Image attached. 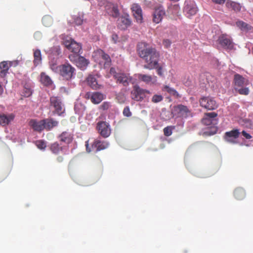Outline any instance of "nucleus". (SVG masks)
Returning a JSON list of instances; mask_svg holds the SVG:
<instances>
[{
    "label": "nucleus",
    "instance_id": "obj_44",
    "mask_svg": "<svg viewBox=\"0 0 253 253\" xmlns=\"http://www.w3.org/2000/svg\"><path fill=\"white\" fill-rule=\"evenodd\" d=\"M111 39H112V42L114 43H117L120 42V41L119 40V38L118 35H117L115 33H114L112 34V37H111Z\"/></svg>",
    "mask_w": 253,
    "mask_h": 253
},
{
    "label": "nucleus",
    "instance_id": "obj_6",
    "mask_svg": "<svg viewBox=\"0 0 253 253\" xmlns=\"http://www.w3.org/2000/svg\"><path fill=\"white\" fill-rule=\"evenodd\" d=\"M65 47L72 52L71 54H82V45L74 40L70 38L69 40H65L63 42Z\"/></svg>",
    "mask_w": 253,
    "mask_h": 253
},
{
    "label": "nucleus",
    "instance_id": "obj_8",
    "mask_svg": "<svg viewBox=\"0 0 253 253\" xmlns=\"http://www.w3.org/2000/svg\"><path fill=\"white\" fill-rule=\"evenodd\" d=\"M146 93L149 94L150 91L140 88L138 85H135L131 92V98L137 101H141L145 97Z\"/></svg>",
    "mask_w": 253,
    "mask_h": 253
},
{
    "label": "nucleus",
    "instance_id": "obj_19",
    "mask_svg": "<svg viewBox=\"0 0 253 253\" xmlns=\"http://www.w3.org/2000/svg\"><path fill=\"white\" fill-rule=\"evenodd\" d=\"M165 14V11L162 6L156 8L153 13V21L158 24L161 22L163 16Z\"/></svg>",
    "mask_w": 253,
    "mask_h": 253
},
{
    "label": "nucleus",
    "instance_id": "obj_39",
    "mask_svg": "<svg viewBox=\"0 0 253 253\" xmlns=\"http://www.w3.org/2000/svg\"><path fill=\"white\" fill-rule=\"evenodd\" d=\"M111 106V103L108 101L104 102L101 105L99 106V109L105 111L108 110Z\"/></svg>",
    "mask_w": 253,
    "mask_h": 253
},
{
    "label": "nucleus",
    "instance_id": "obj_32",
    "mask_svg": "<svg viewBox=\"0 0 253 253\" xmlns=\"http://www.w3.org/2000/svg\"><path fill=\"white\" fill-rule=\"evenodd\" d=\"M234 195L236 199L241 200L245 198L246 193L245 190L243 188H237L234 192Z\"/></svg>",
    "mask_w": 253,
    "mask_h": 253
},
{
    "label": "nucleus",
    "instance_id": "obj_24",
    "mask_svg": "<svg viewBox=\"0 0 253 253\" xmlns=\"http://www.w3.org/2000/svg\"><path fill=\"white\" fill-rule=\"evenodd\" d=\"M43 122L44 129L48 131L51 130L58 125V122L51 118L43 119Z\"/></svg>",
    "mask_w": 253,
    "mask_h": 253
},
{
    "label": "nucleus",
    "instance_id": "obj_46",
    "mask_svg": "<svg viewBox=\"0 0 253 253\" xmlns=\"http://www.w3.org/2000/svg\"><path fill=\"white\" fill-rule=\"evenodd\" d=\"M163 43L166 48H169L170 46L171 42L169 40L165 39L164 40Z\"/></svg>",
    "mask_w": 253,
    "mask_h": 253
},
{
    "label": "nucleus",
    "instance_id": "obj_51",
    "mask_svg": "<svg viewBox=\"0 0 253 253\" xmlns=\"http://www.w3.org/2000/svg\"><path fill=\"white\" fill-rule=\"evenodd\" d=\"M88 146H89V144H88V141L85 142V146H86V150L88 152H90L91 151V150H90V149H89L88 148Z\"/></svg>",
    "mask_w": 253,
    "mask_h": 253
},
{
    "label": "nucleus",
    "instance_id": "obj_27",
    "mask_svg": "<svg viewBox=\"0 0 253 253\" xmlns=\"http://www.w3.org/2000/svg\"><path fill=\"white\" fill-rule=\"evenodd\" d=\"M138 79L147 84L150 83L155 84L157 82V81L156 76L152 77L150 75L142 74H139L138 75Z\"/></svg>",
    "mask_w": 253,
    "mask_h": 253
},
{
    "label": "nucleus",
    "instance_id": "obj_50",
    "mask_svg": "<svg viewBox=\"0 0 253 253\" xmlns=\"http://www.w3.org/2000/svg\"><path fill=\"white\" fill-rule=\"evenodd\" d=\"M56 160L58 163H62L64 161V158L62 156H59L57 157Z\"/></svg>",
    "mask_w": 253,
    "mask_h": 253
},
{
    "label": "nucleus",
    "instance_id": "obj_30",
    "mask_svg": "<svg viewBox=\"0 0 253 253\" xmlns=\"http://www.w3.org/2000/svg\"><path fill=\"white\" fill-rule=\"evenodd\" d=\"M226 7L235 12H239L241 10V6L240 3L228 0L226 2Z\"/></svg>",
    "mask_w": 253,
    "mask_h": 253
},
{
    "label": "nucleus",
    "instance_id": "obj_17",
    "mask_svg": "<svg viewBox=\"0 0 253 253\" xmlns=\"http://www.w3.org/2000/svg\"><path fill=\"white\" fill-rule=\"evenodd\" d=\"M105 10L107 14L113 18H117L120 15L117 4L108 3L105 5Z\"/></svg>",
    "mask_w": 253,
    "mask_h": 253
},
{
    "label": "nucleus",
    "instance_id": "obj_49",
    "mask_svg": "<svg viewBox=\"0 0 253 253\" xmlns=\"http://www.w3.org/2000/svg\"><path fill=\"white\" fill-rule=\"evenodd\" d=\"M127 36H123L121 38V39H119L121 43H123L124 42H126L127 40Z\"/></svg>",
    "mask_w": 253,
    "mask_h": 253
},
{
    "label": "nucleus",
    "instance_id": "obj_20",
    "mask_svg": "<svg viewBox=\"0 0 253 253\" xmlns=\"http://www.w3.org/2000/svg\"><path fill=\"white\" fill-rule=\"evenodd\" d=\"M98 53L101 58L100 64H103L104 68H108L111 65V60L109 55L105 53L103 50L98 51Z\"/></svg>",
    "mask_w": 253,
    "mask_h": 253
},
{
    "label": "nucleus",
    "instance_id": "obj_29",
    "mask_svg": "<svg viewBox=\"0 0 253 253\" xmlns=\"http://www.w3.org/2000/svg\"><path fill=\"white\" fill-rule=\"evenodd\" d=\"M40 82L44 86H49L52 84L53 82L49 76L44 72H42L40 75Z\"/></svg>",
    "mask_w": 253,
    "mask_h": 253
},
{
    "label": "nucleus",
    "instance_id": "obj_5",
    "mask_svg": "<svg viewBox=\"0 0 253 253\" xmlns=\"http://www.w3.org/2000/svg\"><path fill=\"white\" fill-rule=\"evenodd\" d=\"M68 57L71 62L75 64L82 70L86 69L89 63L88 59L81 56L80 54H70Z\"/></svg>",
    "mask_w": 253,
    "mask_h": 253
},
{
    "label": "nucleus",
    "instance_id": "obj_40",
    "mask_svg": "<svg viewBox=\"0 0 253 253\" xmlns=\"http://www.w3.org/2000/svg\"><path fill=\"white\" fill-rule=\"evenodd\" d=\"M163 99V97L161 95L155 94L152 98V101L153 103H157L161 102Z\"/></svg>",
    "mask_w": 253,
    "mask_h": 253
},
{
    "label": "nucleus",
    "instance_id": "obj_47",
    "mask_svg": "<svg viewBox=\"0 0 253 253\" xmlns=\"http://www.w3.org/2000/svg\"><path fill=\"white\" fill-rule=\"evenodd\" d=\"M241 134L244 137H245L247 139H250L252 137V136L249 133H247L245 130L242 131Z\"/></svg>",
    "mask_w": 253,
    "mask_h": 253
},
{
    "label": "nucleus",
    "instance_id": "obj_4",
    "mask_svg": "<svg viewBox=\"0 0 253 253\" xmlns=\"http://www.w3.org/2000/svg\"><path fill=\"white\" fill-rule=\"evenodd\" d=\"M110 73L116 80L117 83L122 84L125 86L128 85L132 80L131 77L129 75L124 73H117L114 68L110 69Z\"/></svg>",
    "mask_w": 253,
    "mask_h": 253
},
{
    "label": "nucleus",
    "instance_id": "obj_31",
    "mask_svg": "<svg viewBox=\"0 0 253 253\" xmlns=\"http://www.w3.org/2000/svg\"><path fill=\"white\" fill-rule=\"evenodd\" d=\"M65 148V147L60 146L57 142H55L50 144L49 149L52 153L58 155L60 151H63Z\"/></svg>",
    "mask_w": 253,
    "mask_h": 253
},
{
    "label": "nucleus",
    "instance_id": "obj_22",
    "mask_svg": "<svg viewBox=\"0 0 253 253\" xmlns=\"http://www.w3.org/2000/svg\"><path fill=\"white\" fill-rule=\"evenodd\" d=\"M74 135L68 131H63L59 136L58 138L60 142L66 144L71 143L73 140Z\"/></svg>",
    "mask_w": 253,
    "mask_h": 253
},
{
    "label": "nucleus",
    "instance_id": "obj_3",
    "mask_svg": "<svg viewBox=\"0 0 253 253\" xmlns=\"http://www.w3.org/2000/svg\"><path fill=\"white\" fill-rule=\"evenodd\" d=\"M249 84V82L240 74H236L234 76L233 85L234 89L241 95H247L249 94L248 87H244Z\"/></svg>",
    "mask_w": 253,
    "mask_h": 253
},
{
    "label": "nucleus",
    "instance_id": "obj_21",
    "mask_svg": "<svg viewBox=\"0 0 253 253\" xmlns=\"http://www.w3.org/2000/svg\"><path fill=\"white\" fill-rule=\"evenodd\" d=\"M29 125L35 131L41 132L44 130L43 120L38 121L36 119H31Z\"/></svg>",
    "mask_w": 253,
    "mask_h": 253
},
{
    "label": "nucleus",
    "instance_id": "obj_16",
    "mask_svg": "<svg viewBox=\"0 0 253 253\" xmlns=\"http://www.w3.org/2000/svg\"><path fill=\"white\" fill-rule=\"evenodd\" d=\"M240 133L239 130L238 129H234L229 131H227L225 133L224 138L225 141L228 142L234 143H235V139H237Z\"/></svg>",
    "mask_w": 253,
    "mask_h": 253
},
{
    "label": "nucleus",
    "instance_id": "obj_48",
    "mask_svg": "<svg viewBox=\"0 0 253 253\" xmlns=\"http://www.w3.org/2000/svg\"><path fill=\"white\" fill-rule=\"evenodd\" d=\"M212 1L215 3L219 4H223L225 0H212Z\"/></svg>",
    "mask_w": 253,
    "mask_h": 253
},
{
    "label": "nucleus",
    "instance_id": "obj_26",
    "mask_svg": "<svg viewBox=\"0 0 253 253\" xmlns=\"http://www.w3.org/2000/svg\"><path fill=\"white\" fill-rule=\"evenodd\" d=\"M15 115L10 114L8 115L5 114L0 115V125L6 126L8 125L14 119Z\"/></svg>",
    "mask_w": 253,
    "mask_h": 253
},
{
    "label": "nucleus",
    "instance_id": "obj_52",
    "mask_svg": "<svg viewBox=\"0 0 253 253\" xmlns=\"http://www.w3.org/2000/svg\"><path fill=\"white\" fill-rule=\"evenodd\" d=\"M121 97V96H120V95H118V96L116 97V98H117L118 99H119V98L120 97Z\"/></svg>",
    "mask_w": 253,
    "mask_h": 253
},
{
    "label": "nucleus",
    "instance_id": "obj_55",
    "mask_svg": "<svg viewBox=\"0 0 253 253\" xmlns=\"http://www.w3.org/2000/svg\"><path fill=\"white\" fill-rule=\"evenodd\" d=\"M252 52L253 53V47H252Z\"/></svg>",
    "mask_w": 253,
    "mask_h": 253
},
{
    "label": "nucleus",
    "instance_id": "obj_33",
    "mask_svg": "<svg viewBox=\"0 0 253 253\" xmlns=\"http://www.w3.org/2000/svg\"><path fill=\"white\" fill-rule=\"evenodd\" d=\"M184 10L188 16H192L197 13V8L195 5L187 4L184 7Z\"/></svg>",
    "mask_w": 253,
    "mask_h": 253
},
{
    "label": "nucleus",
    "instance_id": "obj_7",
    "mask_svg": "<svg viewBox=\"0 0 253 253\" xmlns=\"http://www.w3.org/2000/svg\"><path fill=\"white\" fill-rule=\"evenodd\" d=\"M60 75L65 80H70L75 73V69L69 63H66L58 67Z\"/></svg>",
    "mask_w": 253,
    "mask_h": 253
},
{
    "label": "nucleus",
    "instance_id": "obj_42",
    "mask_svg": "<svg viewBox=\"0 0 253 253\" xmlns=\"http://www.w3.org/2000/svg\"><path fill=\"white\" fill-rule=\"evenodd\" d=\"M174 10V14L177 15L179 11V7L177 4L173 5L172 7L169 8V12H172V10Z\"/></svg>",
    "mask_w": 253,
    "mask_h": 253
},
{
    "label": "nucleus",
    "instance_id": "obj_10",
    "mask_svg": "<svg viewBox=\"0 0 253 253\" xmlns=\"http://www.w3.org/2000/svg\"><path fill=\"white\" fill-rule=\"evenodd\" d=\"M96 129L99 133L104 138L109 137L111 132L110 125L108 123L104 121L97 123Z\"/></svg>",
    "mask_w": 253,
    "mask_h": 253
},
{
    "label": "nucleus",
    "instance_id": "obj_23",
    "mask_svg": "<svg viewBox=\"0 0 253 253\" xmlns=\"http://www.w3.org/2000/svg\"><path fill=\"white\" fill-rule=\"evenodd\" d=\"M109 146V143L107 141H101L99 139L94 140L92 147L95 148L96 151H99L107 148Z\"/></svg>",
    "mask_w": 253,
    "mask_h": 253
},
{
    "label": "nucleus",
    "instance_id": "obj_28",
    "mask_svg": "<svg viewBox=\"0 0 253 253\" xmlns=\"http://www.w3.org/2000/svg\"><path fill=\"white\" fill-rule=\"evenodd\" d=\"M87 84L92 89H97L99 88V85L95 77L89 75L86 79Z\"/></svg>",
    "mask_w": 253,
    "mask_h": 253
},
{
    "label": "nucleus",
    "instance_id": "obj_1",
    "mask_svg": "<svg viewBox=\"0 0 253 253\" xmlns=\"http://www.w3.org/2000/svg\"><path fill=\"white\" fill-rule=\"evenodd\" d=\"M137 52L139 56L145 62L144 68L149 70L156 69L157 74L160 76H163V68L159 64L160 53L155 48L149 46L145 42H140L137 44Z\"/></svg>",
    "mask_w": 253,
    "mask_h": 253
},
{
    "label": "nucleus",
    "instance_id": "obj_14",
    "mask_svg": "<svg viewBox=\"0 0 253 253\" xmlns=\"http://www.w3.org/2000/svg\"><path fill=\"white\" fill-rule=\"evenodd\" d=\"M218 43L224 48L231 49L234 45L231 40L226 35H220L217 40Z\"/></svg>",
    "mask_w": 253,
    "mask_h": 253
},
{
    "label": "nucleus",
    "instance_id": "obj_34",
    "mask_svg": "<svg viewBox=\"0 0 253 253\" xmlns=\"http://www.w3.org/2000/svg\"><path fill=\"white\" fill-rule=\"evenodd\" d=\"M34 64L37 66L42 63V54L40 50L36 49L34 52Z\"/></svg>",
    "mask_w": 253,
    "mask_h": 253
},
{
    "label": "nucleus",
    "instance_id": "obj_41",
    "mask_svg": "<svg viewBox=\"0 0 253 253\" xmlns=\"http://www.w3.org/2000/svg\"><path fill=\"white\" fill-rule=\"evenodd\" d=\"M51 21V18L48 16H44L42 19V22L45 26H49Z\"/></svg>",
    "mask_w": 253,
    "mask_h": 253
},
{
    "label": "nucleus",
    "instance_id": "obj_53",
    "mask_svg": "<svg viewBox=\"0 0 253 253\" xmlns=\"http://www.w3.org/2000/svg\"><path fill=\"white\" fill-rule=\"evenodd\" d=\"M171 1H178L179 0H171Z\"/></svg>",
    "mask_w": 253,
    "mask_h": 253
},
{
    "label": "nucleus",
    "instance_id": "obj_38",
    "mask_svg": "<svg viewBox=\"0 0 253 253\" xmlns=\"http://www.w3.org/2000/svg\"><path fill=\"white\" fill-rule=\"evenodd\" d=\"M37 147L41 150H44L46 147V143L43 140H37L35 142Z\"/></svg>",
    "mask_w": 253,
    "mask_h": 253
},
{
    "label": "nucleus",
    "instance_id": "obj_9",
    "mask_svg": "<svg viewBox=\"0 0 253 253\" xmlns=\"http://www.w3.org/2000/svg\"><path fill=\"white\" fill-rule=\"evenodd\" d=\"M200 105L201 107L209 110H212L216 109L218 105L216 101L210 97H203L199 100Z\"/></svg>",
    "mask_w": 253,
    "mask_h": 253
},
{
    "label": "nucleus",
    "instance_id": "obj_12",
    "mask_svg": "<svg viewBox=\"0 0 253 253\" xmlns=\"http://www.w3.org/2000/svg\"><path fill=\"white\" fill-rule=\"evenodd\" d=\"M50 105L55 109V113L61 116L65 111L60 99L58 97L52 96L50 99Z\"/></svg>",
    "mask_w": 253,
    "mask_h": 253
},
{
    "label": "nucleus",
    "instance_id": "obj_54",
    "mask_svg": "<svg viewBox=\"0 0 253 253\" xmlns=\"http://www.w3.org/2000/svg\"><path fill=\"white\" fill-rule=\"evenodd\" d=\"M123 98V96H121V97L119 98V99H121V98Z\"/></svg>",
    "mask_w": 253,
    "mask_h": 253
},
{
    "label": "nucleus",
    "instance_id": "obj_18",
    "mask_svg": "<svg viewBox=\"0 0 253 253\" xmlns=\"http://www.w3.org/2000/svg\"><path fill=\"white\" fill-rule=\"evenodd\" d=\"M131 9L136 22L138 23H142L143 17L140 6L138 4L134 3L132 4Z\"/></svg>",
    "mask_w": 253,
    "mask_h": 253
},
{
    "label": "nucleus",
    "instance_id": "obj_2",
    "mask_svg": "<svg viewBox=\"0 0 253 253\" xmlns=\"http://www.w3.org/2000/svg\"><path fill=\"white\" fill-rule=\"evenodd\" d=\"M217 114L215 112H210L205 114L203 118L202 123L207 126H210V130L205 131L203 134L206 136L214 135L217 131V127L216 125L218 123V119L216 118Z\"/></svg>",
    "mask_w": 253,
    "mask_h": 253
},
{
    "label": "nucleus",
    "instance_id": "obj_35",
    "mask_svg": "<svg viewBox=\"0 0 253 253\" xmlns=\"http://www.w3.org/2000/svg\"><path fill=\"white\" fill-rule=\"evenodd\" d=\"M163 90L168 92L169 94L175 96L176 98H179L180 97V95L175 89H174L173 88L170 87L168 85H165L164 87Z\"/></svg>",
    "mask_w": 253,
    "mask_h": 253
},
{
    "label": "nucleus",
    "instance_id": "obj_11",
    "mask_svg": "<svg viewBox=\"0 0 253 253\" xmlns=\"http://www.w3.org/2000/svg\"><path fill=\"white\" fill-rule=\"evenodd\" d=\"M18 65L17 61H2L0 63V77L4 79L8 73L10 67L16 66Z\"/></svg>",
    "mask_w": 253,
    "mask_h": 253
},
{
    "label": "nucleus",
    "instance_id": "obj_25",
    "mask_svg": "<svg viewBox=\"0 0 253 253\" xmlns=\"http://www.w3.org/2000/svg\"><path fill=\"white\" fill-rule=\"evenodd\" d=\"M175 110L177 111L178 116L182 118H187L190 115V111L187 106L183 105H178L175 107Z\"/></svg>",
    "mask_w": 253,
    "mask_h": 253
},
{
    "label": "nucleus",
    "instance_id": "obj_37",
    "mask_svg": "<svg viewBox=\"0 0 253 253\" xmlns=\"http://www.w3.org/2000/svg\"><path fill=\"white\" fill-rule=\"evenodd\" d=\"M175 129V126H168L164 128V133L166 136H169L172 134V130Z\"/></svg>",
    "mask_w": 253,
    "mask_h": 253
},
{
    "label": "nucleus",
    "instance_id": "obj_36",
    "mask_svg": "<svg viewBox=\"0 0 253 253\" xmlns=\"http://www.w3.org/2000/svg\"><path fill=\"white\" fill-rule=\"evenodd\" d=\"M236 25L242 31L248 30L250 26L248 24L242 21H237L236 22Z\"/></svg>",
    "mask_w": 253,
    "mask_h": 253
},
{
    "label": "nucleus",
    "instance_id": "obj_43",
    "mask_svg": "<svg viewBox=\"0 0 253 253\" xmlns=\"http://www.w3.org/2000/svg\"><path fill=\"white\" fill-rule=\"evenodd\" d=\"M123 114L124 116L129 117H130L132 115L131 112L130 111L129 108L128 106L126 107L123 110Z\"/></svg>",
    "mask_w": 253,
    "mask_h": 253
},
{
    "label": "nucleus",
    "instance_id": "obj_15",
    "mask_svg": "<svg viewBox=\"0 0 253 253\" xmlns=\"http://www.w3.org/2000/svg\"><path fill=\"white\" fill-rule=\"evenodd\" d=\"M131 21L128 15L122 16L120 17L117 21V26L119 29L122 30H125L130 26Z\"/></svg>",
    "mask_w": 253,
    "mask_h": 253
},
{
    "label": "nucleus",
    "instance_id": "obj_45",
    "mask_svg": "<svg viewBox=\"0 0 253 253\" xmlns=\"http://www.w3.org/2000/svg\"><path fill=\"white\" fill-rule=\"evenodd\" d=\"M74 22L77 25H81L83 22V19L79 16H77L75 18Z\"/></svg>",
    "mask_w": 253,
    "mask_h": 253
},
{
    "label": "nucleus",
    "instance_id": "obj_13",
    "mask_svg": "<svg viewBox=\"0 0 253 253\" xmlns=\"http://www.w3.org/2000/svg\"><path fill=\"white\" fill-rule=\"evenodd\" d=\"M86 99H90L91 102L94 104L100 103L105 99V96L99 92H87L85 94Z\"/></svg>",
    "mask_w": 253,
    "mask_h": 253
}]
</instances>
